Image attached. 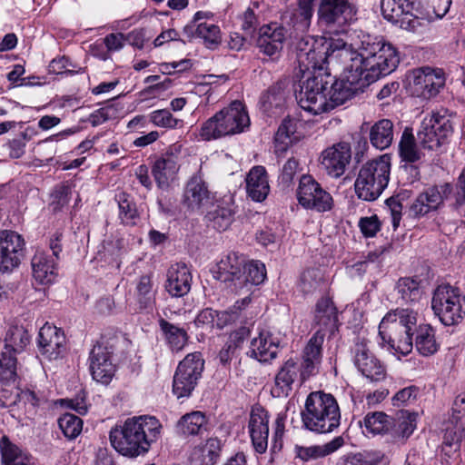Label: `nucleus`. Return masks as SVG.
<instances>
[{
	"label": "nucleus",
	"mask_w": 465,
	"mask_h": 465,
	"mask_svg": "<svg viewBox=\"0 0 465 465\" xmlns=\"http://www.w3.org/2000/svg\"><path fill=\"white\" fill-rule=\"evenodd\" d=\"M287 29L281 24L270 23L259 28L256 47L263 62L275 63L282 57Z\"/></svg>",
	"instance_id": "nucleus-14"
},
{
	"label": "nucleus",
	"mask_w": 465,
	"mask_h": 465,
	"mask_svg": "<svg viewBox=\"0 0 465 465\" xmlns=\"http://www.w3.org/2000/svg\"><path fill=\"white\" fill-rule=\"evenodd\" d=\"M114 348L112 345L97 342L89 353V370L94 380L103 384H108L115 372V365L112 357Z\"/></svg>",
	"instance_id": "nucleus-17"
},
{
	"label": "nucleus",
	"mask_w": 465,
	"mask_h": 465,
	"mask_svg": "<svg viewBox=\"0 0 465 465\" xmlns=\"http://www.w3.org/2000/svg\"><path fill=\"white\" fill-rule=\"evenodd\" d=\"M154 284L152 274H144L137 279L135 298L140 312H150L155 305Z\"/></svg>",
	"instance_id": "nucleus-39"
},
{
	"label": "nucleus",
	"mask_w": 465,
	"mask_h": 465,
	"mask_svg": "<svg viewBox=\"0 0 465 465\" xmlns=\"http://www.w3.org/2000/svg\"><path fill=\"white\" fill-rule=\"evenodd\" d=\"M298 203L306 210L325 213L331 210L333 199L312 175L302 174L296 189Z\"/></svg>",
	"instance_id": "nucleus-13"
},
{
	"label": "nucleus",
	"mask_w": 465,
	"mask_h": 465,
	"mask_svg": "<svg viewBox=\"0 0 465 465\" xmlns=\"http://www.w3.org/2000/svg\"><path fill=\"white\" fill-rule=\"evenodd\" d=\"M37 344L40 352L49 360H56L65 351V336L61 329L45 323L39 331Z\"/></svg>",
	"instance_id": "nucleus-22"
},
{
	"label": "nucleus",
	"mask_w": 465,
	"mask_h": 465,
	"mask_svg": "<svg viewBox=\"0 0 465 465\" xmlns=\"http://www.w3.org/2000/svg\"><path fill=\"white\" fill-rule=\"evenodd\" d=\"M221 450V440L217 438H210L203 444L193 449L189 457V465H215Z\"/></svg>",
	"instance_id": "nucleus-31"
},
{
	"label": "nucleus",
	"mask_w": 465,
	"mask_h": 465,
	"mask_svg": "<svg viewBox=\"0 0 465 465\" xmlns=\"http://www.w3.org/2000/svg\"><path fill=\"white\" fill-rule=\"evenodd\" d=\"M381 222L377 215L362 217L359 221V227L361 233L367 237H373L381 230Z\"/></svg>",
	"instance_id": "nucleus-62"
},
{
	"label": "nucleus",
	"mask_w": 465,
	"mask_h": 465,
	"mask_svg": "<svg viewBox=\"0 0 465 465\" xmlns=\"http://www.w3.org/2000/svg\"><path fill=\"white\" fill-rule=\"evenodd\" d=\"M339 407L334 396L323 391L311 392L305 401L304 407Z\"/></svg>",
	"instance_id": "nucleus-56"
},
{
	"label": "nucleus",
	"mask_w": 465,
	"mask_h": 465,
	"mask_svg": "<svg viewBox=\"0 0 465 465\" xmlns=\"http://www.w3.org/2000/svg\"><path fill=\"white\" fill-rule=\"evenodd\" d=\"M204 370V360L199 351L187 354L176 368L173 392L178 398H188L197 386Z\"/></svg>",
	"instance_id": "nucleus-11"
},
{
	"label": "nucleus",
	"mask_w": 465,
	"mask_h": 465,
	"mask_svg": "<svg viewBox=\"0 0 465 465\" xmlns=\"http://www.w3.org/2000/svg\"><path fill=\"white\" fill-rule=\"evenodd\" d=\"M29 342V334L23 326H11L5 337V351H2V407L18 404L31 407L44 405L55 407H87L85 391L80 390L74 398L54 399L49 390H22L16 383L18 375L16 354L21 353Z\"/></svg>",
	"instance_id": "nucleus-2"
},
{
	"label": "nucleus",
	"mask_w": 465,
	"mask_h": 465,
	"mask_svg": "<svg viewBox=\"0 0 465 465\" xmlns=\"http://www.w3.org/2000/svg\"><path fill=\"white\" fill-rule=\"evenodd\" d=\"M461 411L453 409L451 418L446 424L443 435L444 448H450L454 451L460 450V442L465 434V428L460 421Z\"/></svg>",
	"instance_id": "nucleus-40"
},
{
	"label": "nucleus",
	"mask_w": 465,
	"mask_h": 465,
	"mask_svg": "<svg viewBox=\"0 0 465 465\" xmlns=\"http://www.w3.org/2000/svg\"><path fill=\"white\" fill-rule=\"evenodd\" d=\"M394 124L390 119H381L374 123L369 131L371 144L378 150L389 148L393 141Z\"/></svg>",
	"instance_id": "nucleus-38"
},
{
	"label": "nucleus",
	"mask_w": 465,
	"mask_h": 465,
	"mask_svg": "<svg viewBox=\"0 0 465 465\" xmlns=\"http://www.w3.org/2000/svg\"><path fill=\"white\" fill-rule=\"evenodd\" d=\"M359 6L354 0H319L318 25L335 34L345 33L358 20Z\"/></svg>",
	"instance_id": "nucleus-9"
},
{
	"label": "nucleus",
	"mask_w": 465,
	"mask_h": 465,
	"mask_svg": "<svg viewBox=\"0 0 465 465\" xmlns=\"http://www.w3.org/2000/svg\"><path fill=\"white\" fill-rule=\"evenodd\" d=\"M420 391L416 386H409L399 391L392 398L394 407L400 405H416Z\"/></svg>",
	"instance_id": "nucleus-57"
},
{
	"label": "nucleus",
	"mask_w": 465,
	"mask_h": 465,
	"mask_svg": "<svg viewBox=\"0 0 465 465\" xmlns=\"http://www.w3.org/2000/svg\"><path fill=\"white\" fill-rule=\"evenodd\" d=\"M343 444V437L338 436L323 445L305 447L297 444L294 446V452L297 458L303 461H308L312 459H319L330 455L339 450Z\"/></svg>",
	"instance_id": "nucleus-35"
},
{
	"label": "nucleus",
	"mask_w": 465,
	"mask_h": 465,
	"mask_svg": "<svg viewBox=\"0 0 465 465\" xmlns=\"http://www.w3.org/2000/svg\"><path fill=\"white\" fill-rule=\"evenodd\" d=\"M399 155L401 163H415L421 159L422 154L418 149L411 128L406 127L402 132L399 143Z\"/></svg>",
	"instance_id": "nucleus-44"
},
{
	"label": "nucleus",
	"mask_w": 465,
	"mask_h": 465,
	"mask_svg": "<svg viewBox=\"0 0 465 465\" xmlns=\"http://www.w3.org/2000/svg\"><path fill=\"white\" fill-rule=\"evenodd\" d=\"M116 113L117 111L113 104L106 105L92 113L88 117V122L92 126L95 127L103 124L108 120L115 118Z\"/></svg>",
	"instance_id": "nucleus-59"
},
{
	"label": "nucleus",
	"mask_w": 465,
	"mask_h": 465,
	"mask_svg": "<svg viewBox=\"0 0 465 465\" xmlns=\"http://www.w3.org/2000/svg\"><path fill=\"white\" fill-rule=\"evenodd\" d=\"M57 262L46 252L37 250L31 261L34 279L44 285L53 283L57 275Z\"/></svg>",
	"instance_id": "nucleus-28"
},
{
	"label": "nucleus",
	"mask_w": 465,
	"mask_h": 465,
	"mask_svg": "<svg viewBox=\"0 0 465 465\" xmlns=\"http://www.w3.org/2000/svg\"><path fill=\"white\" fill-rule=\"evenodd\" d=\"M163 338L173 351H179L188 342L189 335L187 331L177 324L172 323L163 318L158 320Z\"/></svg>",
	"instance_id": "nucleus-37"
},
{
	"label": "nucleus",
	"mask_w": 465,
	"mask_h": 465,
	"mask_svg": "<svg viewBox=\"0 0 465 465\" xmlns=\"http://www.w3.org/2000/svg\"><path fill=\"white\" fill-rule=\"evenodd\" d=\"M161 428L160 421L153 416H136L113 428L109 439L117 452L134 458L148 452L160 435Z\"/></svg>",
	"instance_id": "nucleus-4"
},
{
	"label": "nucleus",
	"mask_w": 465,
	"mask_h": 465,
	"mask_svg": "<svg viewBox=\"0 0 465 465\" xmlns=\"http://www.w3.org/2000/svg\"><path fill=\"white\" fill-rule=\"evenodd\" d=\"M246 258L236 252H230L221 258L213 271L216 280L223 282L232 292H241Z\"/></svg>",
	"instance_id": "nucleus-15"
},
{
	"label": "nucleus",
	"mask_w": 465,
	"mask_h": 465,
	"mask_svg": "<svg viewBox=\"0 0 465 465\" xmlns=\"http://www.w3.org/2000/svg\"><path fill=\"white\" fill-rule=\"evenodd\" d=\"M296 131V124L291 118H285L280 124L275 134V143L282 146L279 150H286L288 144L291 143V136Z\"/></svg>",
	"instance_id": "nucleus-55"
},
{
	"label": "nucleus",
	"mask_w": 465,
	"mask_h": 465,
	"mask_svg": "<svg viewBox=\"0 0 465 465\" xmlns=\"http://www.w3.org/2000/svg\"><path fill=\"white\" fill-rule=\"evenodd\" d=\"M58 424L65 437L74 439L82 430L83 421L79 417L66 413L58 420Z\"/></svg>",
	"instance_id": "nucleus-53"
},
{
	"label": "nucleus",
	"mask_w": 465,
	"mask_h": 465,
	"mask_svg": "<svg viewBox=\"0 0 465 465\" xmlns=\"http://www.w3.org/2000/svg\"><path fill=\"white\" fill-rule=\"evenodd\" d=\"M457 119L456 113L440 108L426 116L417 134L419 145L425 150L437 151L450 142Z\"/></svg>",
	"instance_id": "nucleus-7"
},
{
	"label": "nucleus",
	"mask_w": 465,
	"mask_h": 465,
	"mask_svg": "<svg viewBox=\"0 0 465 465\" xmlns=\"http://www.w3.org/2000/svg\"><path fill=\"white\" fill-rule=\"evenodd\" d=\"M325 333L317 331L309 340L302 353V358L322 361V350Z\"/></svg>",
	"instance_id": "nucleus-52"
},
{
	"label": "nucleus",
	"mask_w": 465,
	"mask_h": 465,
	"mask_svg": "<svg viewBox=\"0 0 465 465\" xmlns=\"http://www.w3.org/2000/svg\"><path fill=\"white\" fill-rule=\"evenodd\" d=\"M28 456L6 436H2V465H28Z\"/></svg>",
	"instance_id": "nucleus-46"
},
{
	"label": "nucleus",
	"mask_w": 465,
	"mask_h": 465,
	"mask_svg": "<svg viewBox=\"0 0 465 465\" xmlns=\"http://www.w3.org/2000/svg\"><path fill=\"white\" fill-rule=\"evenodd\" d=\"M417 313L409 309H396L386 313L379 325V344L393 354L407 355L413 347Z\"/></svg>",
	"instance_id": "nucleus-5"
},
{
	"label": "nucleus",
	"mask_w": 465,
	"mask_h": 465,
	"mask_svg": "<svg viewBox=\"0 0 465 465\" xmlns=\"http://www.w3.org/2000/svg\"><path fill=\"white\" fill-rule=\"evenodd\" d=\"M266 278L265 265L259 261L245 262L242 280L244 282L241 285V291H250L252 286L259 285Z\"/></svg>",
	"instance_id": "nucleus-45"
},
{
	"label": "nucleus",
	"mask_w": 465,
	"mask_h": 465,
	"mask_svg": "<svg viewBox=\"0 0 465 465\" xmlns=\"http://www.w3.org/2000/svg\"><path fill=\"white\" fill-rule=\"evenodd\" d=\"M115 201L118 203L120 223L124 226H135L140 219L135 202L124 192L116 194Z\"/></svg>",
	"instance_id": "nucleus-42"
},
{
	"label": "nucleus",
	"mask_w": 465,
	"mask_h": 465,
	"mask_svg": "<svg viewBox=\"0 0 465 465\" xmlns=\"http://www.w3.org/2000/svg\"><path fill=\"white\" fill-rule=\"evenodd\" d=\"M71 189L65 184H59L55 186L52 193V202L50 206L54 212H60L70 202Z\"/></svg>",
	"instance_id": "nucleus-58"
},
{
	"label": "nucleus",
	"mask_w": 465,
	"mask_h": 465,
	"mask_svg": "<svg viewBox=\"0 0 465 465\" xmlns=\"http://www.w3.org/2000/svg\"><path fill=\"white\" fill-rule=\"evenodd\" d=\"M351 159V148L350 143L340 142L322 153L321 163L328 175L339 178L345 173Z\"/></svg>",
	"instance_id": "nucleus-19"
},
{
	"label": "nucleus",
	"mask_w": 465,
	"mask_h": 465,
	"mask_svg": "<svg viewBox=\"0 0 465 465\" xmlns=\"http://www.w3.org/2000/svg\"><path fill=\"white\" fill-rule=\"evenodd\" d=\"M249 430L256 452L262 454L268 448L269 415L266 409H252Z\"/></svg>",
	"instance_id": "nucleus-24"
},
{
	"label": "nucleus",
	"mask_w": 465,
	"mask_h": 465,
	"mask_svg": "<svg viewBox=\"0 0 465 465\" xmlns=\"http://www.w3.org/2000/svg\"><path fill=\"white\" fill-rule=\"evenodd\" d=\"M250 124L246 106L235 100L203 122L199 135L203 141L218 140L244 133Z\"/></svg>",
	"instance_id": "nucleus-6"
},
{
	"label": "nucleus",
	"mask_w": 465,
	"mask_h": 465,
	"mask_svg": "<svg viewBox=\"0 0 465 465\" xmlns=\"http://www.w3.org/2000/svg\"><path fill=\"white\" fill-rule=\"evenodd\" d=\"M323 284V280L317 277L314 271H307L301 277L300 288L304 295H311L320 292Z\"/></svg>",
	"instance_id": "nucleus-54"
},
{
	"label": "nucleus",
	"mask_w": 465,
	"mask_h": 465,
	"mask_svg": "<svg viewBox=\"0 0 465 465\" xmlns=\"http://www.w3.org/2000/svg\"><path fill=\"white\" fill-rule=\"evenodd\" d=\"M453 207L459 213H465V168L458 177Z\"/></svg>",
	"instance_id": "nucleus-63"
},
{
	"label": "nucleus",
	"mask_w": 465,
	"mask_h": 465,
	"mask_svg": "<svg viewBox=\"0 0 465 465\" xmlns=\"http://www.w3.org/2000/svg\"><path fill=\"white\" fill-rule=\"evenodd\" d=\"M395 291L402 304H416L423 294L421 281L417 277H401L396 282Z\"/></svg>",
	"instance_id": "nucleus-36"
},
{
	"label": "nucleus",
	"mask_w": 465,
	"mask_h": 465,
	"mask_svg": "<svg viewBox=\"0 0 465 465\" xmlns=\"http://www.w3.org/2000/svg\"><path fill=\"white\" fill-rule=\"evenodd\" d=\"M240 318V312H238L236 306L226 311H215V327L220 330L223 329L234 323Z\"/></svg>",
	"instance_id": "nucleus-61"
},
{
	"label": "nucleus",
	"mask_w": 465,
	"mask_h": 465,
	"mask_svg": "<svg viewBox=\"0 0 465 465\" xmlns=\"http://www.w3.org/2000/svg\"><path fill=\"white\" fill-rule=\"evenodd\" d=\"M210 200V191L206 182L203 180L201 172L194 173L187 182L183 203L191 210L200 209Z\"/></svg>",
	"instance_id": "nucleus-27"
},
{
	"label": "nucleus",
	"mask_w": 465,
	"mask_h": 465,
	"mask_svg": "<svg viewBox=\"0 0 465 465\" xmlns=\"http://www.w3.org/2000/svg\"><path fill=\"white\" fill-rule=\"evenodd\" d=\"M413 84L420 96L430 99L445 85V74L442 69L423 67L416 72Z\"/></svg>",
	"instance_id": "nucleus-21"
},
{
	"label": "nucleus",
	"mask_w": 465,
	"mask_h": 465,
	"mask_svg": "<svg viewBox=\"0 0 465 465\" xmlns=\"http://www.w3.org/2000/svg\"><path fill=\"white\" fill-rule=\"evenodd\" d=\"M413 5L408 0H381V15L385 20L401 29L420 34L430 22L412 14Z\"/></svg>",
	"instance_id": "nucleus-12"
},
{
	"label": "nucleus",
	"mask_w": 465,
	"mask_h": 465,
	"mask_svg": "<svg viewBox=\"0 0 465 465\" xmlns=\"http://www.w3.org/2000/svg\"><path fill=\"white\" fill-rule=\"evenodd\" d=\"M280 339L270 331H260L258 337L251 341L247 355L260 362H270L277 357Z\"/></svg>",
	"instance_id": "nucleus-23"
},
{
	"label": "nucleus",
	"mask_w": 465,
	"mask_h": 465,
	"mask_svg": "<svg viewBox=\"0 0 465 465\" xmlns=\"http://www.w3.org/2000/svg\"><path fill=\"white\" fill-rule=\"evenodd\" d=\"M125 43L137 49H143L144 43L149 39L146 36L144 28H134L131 32L124 34Z\"/></svg>",
	"instance_id": "nucleus-64"
},
{
	"label": "nucleus",
	"mask_w": 465,
	"mask_h": 465,
	"mask_svg": "<svg viewBox=\"0 0 465 465\" xmlns=\"http://www.w3.org/2000/svg\"><path fill=\"white\" fill-rule=\"evenodd\" d=\"M371 73L361 77L359 84L347 82L346 77L334 79L330 74L318 73L306 75L295 90V97L302 109L312 114L329 112L345 104L354 95L363 93L365 88L381 78V71L371 68Z\"/></svg>",
	"instance_id": "nucleus-3"
},
{
	"label": "nucleus",
	"mask_w": 465,
	"mask_h": 465,
	"mask_svg": "<svg viewBox=\"0 0 465 465\" xmlns=\"http://www.w3.org/2000/svg\"><path fill=\"white\" fill-rule=\"evenodd\" d=\"M352 353L354 365L364 377L371 381H381L385 379L386 367L371 351L365 339L356 338Z\"/></svg>",
	"instance_id": "nucleus-16"
},
{
	"label": "nucleus",
	"mask_w": 465,
	"mask_h": 465,
	"mask_svg": "<svg viewBox=\"0 0 465 465\" xmlns=\"http://www.w3.org/2000/svg\"><path fill=\"white\" fill-rule=\"evenodd\" d=\"M246 191L249 197L255 202H262L268 196L270 186L266 169L262 165L252 167L246 179Z\"/></svg>",
	"instance_id": "nucleus-30"
},
{
	"label": "nucleus",
	"mask_w": 465,
	"mask_h": 465,
	"mask_svg": "<svg viewBox=\"0 0 465 465\" xmlns=\"http://www.w3.org/2000/svg\"><path fill=\"white\" fill-rule=\"evenodd\" d=\"M286 82L278 80L264 91L260 97L259 104L261 109L268 114H274V110L282 109L285 104Z\"/></svg>",
	"instance_id": "nucleus-34"
},
{
	"label": "nucleus",
	"mask_w": 465,
	"mask_h": 465,
	"mask_svg": "<svg viewBox=\"0 0 465 465\" xmlns=\"http://www.w3.org/2000/svg\"><path fill=\"white\" fill-rule=\"evenodd\" d=\"M300 371L298 361L292 359L286 361L276 374L272 395L273 397L287 396L295 381L301 383Z\"/></svg>",
	"instance_id": "nucleus-29"
},
{
	"label": "nucleus",
	"mask_w": 465,
	"mask_h": 465,
	"mask_svg": "<svg viewBox=\"0 0 465 465\" xmlns=\"http://www.w3.org/2000/svg\"><path fill=\"white\" fill-rule=\"evenodd\" d=\"M313 322L317 331L333 336L339 328L338 310L330 297H322L315 304Z\"/></svg>",
	"instance_id": "nucleus-25"
},
{
	"label": "nucleus",
	"mask_w": 465,
	"mask_h": 465,
	"mask_svg": "<svg viewBox=\"0 0 465 465\" xmlns=\"http://www.w3.org/2000/svg\"><path fill=\"white\" fill-rule=\"evenodd\" d=\"M391 421L389 417L381 411H376L368 414L364 419V426L368 432L372 434H380L387 431L390 428Z\"/></svg>",
	"instance_id": "nucleus-49"
},
{
	"label": "nucleus",
	"mask_w": 465,
	"mask_h": 465,
	"mask_svg": "<svg viewBox=\"0 0 465 465\" xmlns=\"http://www.w3.org/2000/svg\"><path fill=\"white\" fill-rule=\"evenodd\" d=\"M306 429L316 432H328L340 424V409H304L302 412Z\"/></svg>",
	"instance_id": "nucleus-20"
},
{
	"label": "nucleus",
	"mask_w": 465,
	"mask_h": 465,
	"mask_svg": "<svg viewBox=\"0 0 465 465\" xmlns=\"http://www.w3.org/2000/svg\"><path fill=\"white\" fill-rule=\"evenodd\" d=\"M235 210L233 203L229 201H220L206 213L205 219L209 226H212L219 232L226 231L234 220Z\"/></svg>",
	"instance_id": "nucleus-32"
},
{
	"label": "nucleus",
	"mask_w": 465,
	"mask_h": 465,
	"mask_svg": "<svg viewBox=\"0 0 465 465\" xmlns=\"http://www.w3.org/2000/svg\"><path fill=\"white\" fill-rule=\"evenodd\" d=\"M451 193L452 185L449 183L429 187L416 197L410 206V212L414 216H423L437 210Z\"/></svg>",
	"instance_id": "nucleus-18"
},
{
	"label": "nucleus",
	"mask_w": 465,
	"mask_h": 465,
	"mask_svg": "<svg viewBox=\"0 0 465 465\" xmlns=\"http://www.w3.org/2000/svg\"><path fill=\"white\" fill-rule=\"evenodd\" d=\"M414 333H416L415 347L420 354L430 356L438 351L440 345L435 339V331L430 325H420Z\"/></svg>",
	"instance_id": "nucleus-41"
},
{
	"label": "nucleus",
	"mask_w": 465,
	"mask_h": 465,
	"mask_svg": "<svg viewBox=\"0 0 465 465\" xmlns=\"http://www.w3.org/2000/svg\"><path fill=\"white\" fill-rule=\"evenodd\" d=\"M197 37L202 38L209 49H215L222 41L220 27L214 24L203 22L197 25Z\"/></svg>",
	"instance_id": "nucleus-47"
},
{
	"label": "nucleus",
	"mask_w": 465,
	"mask_h": 465,
	"mask_svg": "<svg viewBox=\"0 0 465 465\" xmlns=\"http://www.w3.org/2000/svg\"><path fill=\"white\" fill-rule=\"evenodd\" d=\"M178 171L179 166L176 161L171 157H160L154 161L152 166V175L157 187L161 190L169 188Z\"/></svg>",
	"instance_id": "nucleus-33"
},
{
	"label": "nucleus",
	"mask_w": 465,
	"mask_h": 465,
	"mask_svg": "<svg viewBox=\"0 0 465 465\" xmlns=\"http://www.w3.org/2000/svg\"><path fill=\"white\" fill-rule=\"evenodd\" d=\"M165 290L172 297H183L191 290L192 273L184 263L171 265L167 271Z\"/></svg>",
	"instance_id": "nucleus-26"
},
{
	"label": "nucleus",
	"mask_w": 465,
	"mask_h": 465,
	"mask_svg": "<svg viewBox=\"0 0 465 465\" xmlns=\"http://www.w3.org/2000/svg\"><path fill=\"white\" fill-rule=\"evenodd\" d=\"M2 245L4 252L24 256L25 241L16 232L2 231Z\"/></svg>",
	"instance_id": "nucleus-50"
},
{
	"label": "nucleus",
	"mask_w": 465,
	"mask_h": 465,
	"mask_svg": "<svg viewBox=\"0 0 465 465\" xmlns=\"http://www.w3.org/2000/svg\"><path fill=\"white\" fill-rule=\"evenodd\" d=\"M304 45L305 47L300 46L297 52L302 78L311 74H315L316 71L321 73L326 64L340 63L343 65L342 77H346L347 82L359 84L358 81L371 73V68L381 71L382 77L392 73L400 63L397 48L381 36L362 35L357 49L342 39H331L324 43L313 41L311 45L306 42Z\"/></svg>",
	"instance_id": "nucleus-1"
},
{
	"label": "nucleus",
	"mask_w": 465,
	"mask_h": 465,
	"mask_svg": "<svg viewBox=\"0 0 465 465\" xmlns=\"http://www.w3.org/2000/svg\"><path fill=\"white\" fill-rule=\"evenodd\" d=\"M391 163L387 155L367 162L359 171L354 187L357 196L368 202L376 200L390 181Z\"/></svg>",
	"instance_id": "nucleus-8"
},
{
	"label": "nucleus",
	"mask_w": 465,
	"mask_h": 465,
	"mask_svg": "<svg viewBox=\"0 0 465 465\" xmlns=\"http://www.w3.org/2000/svg\"><path fill=\"white\" fill-rule=\"evenodd\" d=\"M149 122L153 125L165 129H174L183 121L179 120L172 114L167 109L154 110L149 114Z\"/></svg>",
	"instance_id": "nucleus-51"
},
{
	"label": "nucleus",
	"mask_w": 465,
	"mask_h": 465,
	"mask_svg": "<svg viewBox=\"0 0 465 465\" xmlns=\"http://www.w3.org/2000/svg\"><path fill=\"white\" fill-rule=\"evenodd\" d=\"M299 166V162L295 158H290L283 164L278 177L280 184L283 187H289L293 181Z\"/></svg>",
	"instance_id": "nucleus-60"
},
{
	"label": "nucleus",
	"mask_w": 465,
	"mask_h": 465,
	"mask_svg": "<svg viewBox=\"0 0 465 465\" xmlns=\"http://www.w3.org/2000/svg\"><path fill=\"white\" fill-rule=\"evenodd\" d=\"M298 12L294 17L299 21L294 25L296 30L304 32L308 30L314 13V3L316 0H297Z\"/></svg>",
	"instance_id": "nucleus-48"
},
{
	"label": "nucleus",
	"mask_w": 465,
	"mask_h": 465,
	"mask_svg": "<svg viewBox=\"0 0 465 465\" xmlns=\"http://www.w3.org/2000/svg\"><path fill=\"white\" fill-rule=\"evenodd\" d=\"M431 308L442 324L457 325L465 315V296L457 287L440 284L433 292Z\"/></svg>",
	"instance_id": "nucleus-10"
},
{
	"label": "nucleus",
	"mask_w": 465,
	"mask_h": 465,
	"mask_svg": "<svg viewBox=\"0 0 465 465\" xmlns=\"http://www.w3.org/2000/svg\"><path fill=\"white\" fill-rule=\"evenodd\" d=\"M207 424V418L203 411H193L186 413L178 420L176 429L183 436L197 435Z\"/></svg>",
	"instance_id": "nucleus-43"
}]
</instances>
